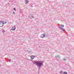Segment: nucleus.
<instances>
[{"instance_id":"f257e3e1","label":"nucleus","mask_w":74,"mask_h":74,"mask_svg":"<svg viewBox=\"0 0 74 74\" xmlns=\"http://www.w3.org/2000/svg\"><path fill=\"white\" fill-rule=\"evenodd\" d=\"M33 63L35 64H36V65H37V67H39V68H40L39 69H40V68L41 67V66H43V62H39V61L37 62L34 61Z\"/></svg>"},{"instance_id":"f03ea898","label":"nucleus","mask_w":74,"mask_h":74,"mask_svg":"<svg viewBox=\"0 0 74 74\" xmlns=\"http://www.w3.org/2000/svg\"><path fill=\"white\" fill-rule=\"evenodd\" d=\"M59 28H60V29L61 30H62V31H63V32H64V31H65V29H64L62 27H61V26H59Z\"/></svg>"},{"instance_id":"7ed1b4c3","label":"nucleus","mask_w":74,"mask_h":74,"mask_svg":"<svg viewBox=\"0 0 74 74\" xmlns=\"http://www.w3.org/2000/svg\"><path fill=\"white\" fill-rule=\"evenodd\" d=\"M33 14H30L29 15V18H34V16H33Z\"/></svg>"},{"instance_id":"20e7f679","label":"nucleus","mask_w":74,"mask_h":74,"mask_svg":"<svg viewBox=\"0 0 74 74\" xmlns=\"http://www.w3.org/2000/svg\"><path fill=\"white\" fill-rule=\"evenodd\" d=\"M3 21H0V27H3Z\"/></svg>"},{"instance_id":"39448f33","label":"nucleus","mask_w":74,"mask_h":74,"mask_svg":"<svg viewBox=\"0 0 74 74\" xmlns=\"http://www.w3.org/2000/svg\"><path fill=\"white\" fill-rule=\"evenodd\" d=\"M56 59H60V56H59V55H57L56 56Z\"/></svg>"},{"instance_id":"423d86ee","label":"nucleus","mask_w":74,"mask_h":74,"mask_svg":"<svg viewBox=\"0 0 74 74\" xmlns=\"http://www.w3.org/2000/svg\"><path fill=\"white\" fill-rule=\"evenodd\" d=\"M31 59L32 60H33V59H34V58H35V56H32L31 57Z\"/></svg>"},{"instance_id":"0eeeda50","label":"nucleus","mask_w":74,"mask_h":74,"mask_svg":"<svg viewBox=\"0 0 74 74\" xmlns=\"http://www.w3.org/2000/svg\"><path fill=\"white\" fill-rule=\"evenodd\" d=\"M15 29H16V28L15 27H12V30L14 31L15 30Z\"/></svg>"},{"instance_id":"6e6552de","label":"nucleus","mask_w":74,"mask_h":74,"mask_svg":"<svg viewBox=\"0 0 74 74\" xmlns=\"http://www.w3.org/2000/svg\"><path fill=\"white\" fill-rule=\"evenodd\" d=\"M45 37V34H42L41 35V38H44V37Z\"/></svg>"},{"instance_id":"1a4fd4ad","label":"nucleus","mask_w":74,"mask_h":74,"mask_svg":"<svg viewBox=\"0 0 74 74\" xmlns=\"http://www.w3.org/2000/svg\"><path fill=\"white\" fill-rule=\"evenodd\" d=\"M25 2H26V3H29V1L27 0L25 1Z\"/></svg>"},{"instance_id":"9d476101","label":"nucleus","mask_w":74,"mask_h":74,"mask_svg":"<svg viewBox=\"0 0 74 74\" xmlns=\"http://www.w3.org/2000/svg\"><path fill=\"white\" fill-rule=\"evenodd\" d=\"M3 24H5V23H7V22H5L4 21H3Z\"/></svg>"},{"instance_id":"9b49d317","label":"nucleus","mask_w":74,"mask_h":74,"mask_svg":"<svg viewBox=\"0 0 74 74\" xmlns=\"http://www.w3.org/2000/svg\"><path fill=\"white\" fill-rule=\"evenodd\" d=\"M63 74H67V73L66 72H64L63 73Z\"/></svg>"},{"instance_id":"f8f14e48","label":"nucleus","mask_w":74,"mask_h":74,"mask_svg":"<svg viewBox=\"0 0 74 74\" xmlns=\"http://www.w3.org/2000/svg\"><path fill=\"white\" fill-rule=\"evenodd\" d=\"M64 25H61V27H64Z\"/></svg>"},{"instance_id":"ddd939ff","label":"nucleus","mask_w":74,"mask_h":74,"mask_svg":"<svg viewBox=\"0 0 74 74\" xmlns=\"http://www.w3.org/2000/svg\"><path fill=\"white\" fill-rule=\"evenodd\" d=\"M12 14H15V12H13Z\"/></svg>"},{"instance_id":"4468645a","label":"nucleus","mask_w":74,"mask_h":74,"mask_svg":"<svg viewBox=\"0 0 74 74\" xmlns=\"http://www.w3.org/2000/svg\"><path fill=\"white\" fill-rule=\"evenodd\" d=\"M13 10H15V11H16V9H15V8H14L13 9Z\"/></svg>"},{"instance_id":"2eb2a0df","label":"nucleus","mask_w":74,"mask_h":74,"mask_svg":"<svg viewBox=\"0 0 74 74\" xmlns=\"http://www.w3.org/2000/svg\"><path fill=\"white\" fill-rule=\"evenodd\" d=\"M64 60V61H66V59H64V58H63Z\"/></svg>"},{"instance_id":"dca6fc26","label":"nucleus","mask_w":74,"mask_h":74,"mask_svg":"<svg viewBox=\"0 0 74 74\" xmlns=\"http://www.w3.org/2000/svg\"><path fill=\"white\" fill-rule=\"evenodd\" d=\"M63 73V71H60V73Z\"/></svg>"},{"instance_id":"f3484780","label":"nucleus","mask_w":74,"mask_h":74,"mask_svg":"<svg viewBox=\"0 0 74 74\" xmlns=\"http://www.w3.org/2000/svg\"><path fill=\"white\" fill-rule=\"evenodd\" d=\"M9 60V62H10V61H11V60L10 59Z\"/></svg>"},{"instance_id":"a211bd4d","label":"nucleus","mask_w":74,"mask_h":74,"mask_svg":"<svg viewBox=\"0 0 74 74\" xmlns=\"http://www.w3.org/2000/svg\"><path fill=\"white\" fill-rule=\"evenodd\" d=\"M3 32H5V31H4V30H3Z\"/></svg>"}]
</instances>
